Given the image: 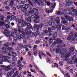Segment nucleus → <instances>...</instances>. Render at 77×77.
<instances>
[{
	"mask_svg": "<svg viewBox=\"0 0 77 77\" xmlns=\"http://www.w3.org/2000/svg\"><path fill=\"white\" fill-rule=\"evenodd\" d=\"M56 14L57 15H62V14H63V12L57 11L56 12Z\"/></svg>",
	"mask_w": 77,
	"mask_h": 77,
	"instance_id": "nucleus-29",
	"label": "nucleus"
},
{
	"mask_svg": "<svg viewBox=\"0 0 77 77\" xmlns=\"http://www.w3.org/2000/svg\"><path fill=\"white\" fill-rule=\"evenodd\" d=\"M35 32L37 35H39L40 34V32H39V31H36Z\"/></svg>",
	"mask_w": 77,
	"mask_h": 77,
	"instance_id": "nucleus-53",
	"label": "nucleus"
},
{
	"mask_svg": "<svg viewBox=\"0 0 77 77\" xmlns=\"http://www.w3.org/2000/svg\"><path fill=\"white\" fill-rule=\"evenodd\" d=\"M18 22L19 24H20L21 23H22L21 26L22 27H24V26L27 25V22L22 19H20V20H18Z\"/></svg>",
	"mask_w": 77,
	"mask_h": 77,
	"instance_id": "nucleus-3",
	"label": "nucleus"
},
{
	"mask_svg": "<svg viewBox=\"0 0 77 77\" xmlns=\"http://www.w3.org/2000/svg\"><path fill=\"white\" fill-rule=\"evenodd\" d=\"M4 20V16L2 14L0 15V21H3Z\"/></svg>",
	"mask_w": 77,
	"mask_h": 77,
	"instance_id": "nucleus-23",
	"label": "nucleus"
},
{
	"mask_svg": "<svg viewBox=\"0 0 77 77\" xmlns=\"http://www.w3.org/2000/svg\"><path fill=\"white\" fill-rule=\"evenodd\" d=\"M5 33H7L8 35V34L9 33V31L8 30H5Z\"/></svg>",
	"mask_w": 77,
	"mask_h": 77,
	"instance_id": "nucleus-58",
	"label": "nucleus"
},
{
	"mask_svg": "<svg viewBox=\"0 0 77 77\" xmlns=\"http://www.w3.org/2000/svg\"><path fill=\"white\" fill-rule=\"evenodd\" d=\"M7 53V51H2V53L4 54H6Z\"/></svg>",
	"mask_w": 77,
	"mask_h": 77,
	"instance_id": "nucleus-60",
	"label": "nucleus"
},
{
	"mask_svg": "<svg viewBox=\"0 0 77 77\" xmlns=\"http://www.w3.org/2000/svg\"><path fill=\"white\" fill-rule=\"evenodd\" d=\"M12 60H13V61H17V58L16 57H13L12 58Z\"/></svg>",
	"mask_w": 77,
	"mask_h": 77,
	"instance_id": "nucleus-45",
	"label": "nucleus"
},
{
	"mask_svg": "<svg viewBox=\"0 0 77 77\" xmlns=\"http://www.w3.org/2000/svg\"><path fill=\"white\" fill-rule=\"evenodd\" d=\"M2 67H4L5 69V71H9L11 69V65H9L8 66H3Z\"/></svg>",
	"mask_w": 77,
	"mask_h": 77,
	"instance_id": "nucleus-9",
	"label": "nucleus"
},
{
	"mask_svg": "<svg viewBox=\"0 0 77 77\" xmlns=\"http://www.w3.org/2000/svg\"><path fill=\"white\" fill-rule=\"evenodd\" d=\"M51 20L52 21H55V18L54 17V16H52L51 17Z\"/></svg>",
	"mask_w": 77,
	"mask_h": 77,
	"instance_id": "nucleus-40",
	"label": "nucleus"
},
{
	"mask_svg": "<svg viewBox=\"0 0 77 77\" xmlns=\"http://www.w3.org/2000/svg\"><path fill=\"white\" fill-rule=\"evenodd\" d=\"M71 9L73 12H77V10L75 8L74 6H72L71 7Z\"/></svg>",
	"mask_w": 77,
	"mask_h": 77,
	"instance_id": "nucleus-18",
	"label": "nucleus"
},
{
	"mask_svg": "<svg viewBox=\"0 0 77 77\" xmlns=\"http://www.w3.org/2000/svg\"><path fill=\"white\" fill-rule=\"evenodd\" d=\"M8 47V46L4 44V46L2 48V50H6V48H7Z\"/></svg>",
	"mask_w": 77,
	"mask_h": 77,
	"instance_id": "nucleus-26",
	"label": "nucleus"
},
{
	"mask_svg": "<svg viewBox=\"0 0 77 77\" xmlns=\"http://www.w3.org/2000/svg\"><path fill=\"white\" fill-rule=\"evenodd\" d=\"M62 54L61 56V57L62 58H65L66 57H65V54L63 53L62 54Z\"/></svg>",
	"mask_w": 77,
	"mask_h": 77,
	"instance_id": "nucleus-42",
	"label": "nucleus"
},
{
	"mask_svg": "<svg viewBox=\"0 0 77 77\" xmlns=\"http://www.w3.org/2000/svg\"><path fill=\"white\" fill-rule=\"evenodd\" d=\"M31 18H35V14H33L31 15Z\"/></svg>",
	"mask_w": 77,
	"mask_h": 77,
	"instance_id": "nucleus-49",
	"label": "nucleus"
},
{
	"mask_svg": "<svg viewBox=\"0 0 77 77\" xmlns=\"http://www.w3.org/2000/svg\"><path fill=\"white\" fill-rule=\"evenodd\" d=\"M10 44V43L9 42H7L6 43L5 45H7V46H8V45H9Z\"/></svg>",
	"mask_w": 77,
	"mask_h": 77,
	"instance_id": "nucleus-63",
	"label": "nucleus"
},
{
	"mask_svg": "<svg viewBox=\"0 0 77 77\" xmlns=\"http://www.w3.org/2000/svg\"><path fill=\"white\" fill-rule=\"evenodd\" d=\"M29 46L28 45H24L23 46V48H27Z\"/></svg>",
	"mask_w": 77,
	"mask_h": 77,
	"instance_id": "nucleus-50",
	"label": "nucleus"
},
{
	"mask_svg": "<svg viewBox=\"0 0 77 77\" xmlns=\"http://www.w3.org/2000/svg\"><path fill=\"white\" fill-rule=\"evenodd\" d=\"M62 11H63L64 12L66 13L67 12V10L65 9H63L62 10Z\"/></svg>",
	"mask_w": 77,
	"mask_h": 77,
	"instance_id": "nucleus-52",
	"label": "nucleus"
},
{
	"mask_svg": "<svg viewBox=\"0 0 77 77\" xmlns=\"http://www.w3.org/2000/svg\"><path fill=\"white\" fill-rule=\"evenodd\" d=\"M39 16L38 14H35V19H39Z\"/></svg>",
	"mask_w": 77,
	"mask_h": 77,
	"instance_id": "nucleus-34",
	"label": "nucleus"
},
{
	"mask_svg": "<svg viewBox=\"0 0 77 77\" xmlns=\"http://www.w3.org/2000/svg\"><path fill=\"white\" fill-rule=\"evenodd\" d=\"M0 59H4L1 60H4V62H8V59L9 57L8 56H4L2 54H0Z\"/></svg>",
	"mask_w": 77,
	"mask_h": 77,
	"instance_id": "nucleus-5",
	"label": "nucleus"
},
{
	"mask_svg": "<svg viewBox=\"0 0 77 77\" xmlns=\"http://www.w3.org/2000/svg\"><path fill=\"white\" fill-rule=\"evenodd\" d=\"M77 37V32H76L74 33H73V35L72 32L69 34V36L68 38H67V39L68 40H69V41H70V40H71V41H74V40H75V39H73V37H74V38H76Z\"/></svg>",
	"mask_w": 77,
	"mask_h": 77,
	"instance_id": "nucleus-1",
	"label": "nucleus"
},
{
	"mask_svg": "<svg viewBox=\"0 0 77 77\" xmlns=\"http://www.w3.org/2000/svg\"><path fill=\"white\" fill-rule=\"evenodd\" d=\"M32 14V12L31 11V10L29 11H26V12L25 13V15L26 17H29L30 14Z\"/></svg>",
	"mask_w": 77,
	"mask_h": 77,
	"instance_id": "nucleus-14",
	"label": "nucleus"
},
{
	"mask_svg": "<svg viewBox=\"0 0 77 77\" xmlns=\"http://www.w3.org/2000/svg\"><path fill=\"white\" fill-rule=\"evenodd\" d=\"M13 37L14 40L16 41H21L23 39V35L20 36H18L17 38L15 37V36H13Z\"/></svg>",
	"mask_w": 77,
	"mask_h": 77,
	"instance_id": "nucleus-4",
	"label": "nucleus"
},
{
	"mask_svg": "<svg viewBox=\"0 0 77 77\" xmlns=\"http://www.w3.org/2000/svg\"><path fill=\"white\" fill-rule=\"evenodd\" d=\"M8 2H10L9 6L10 7H13L14 5V0H6Z\"/></svg>",
	"mask_w": 77,
	"mask_h": 77,
	"instance_id": "nucleus-7",
	"label": "nucleus"
},
{
	"mask_svg": "<svg viewBox=\"0 0 77 77\" xmlns=\"http://www.w3.org/2000/svg\"><path fill=\"white\" fill-rule=\"evenodd\" d=\"M5 8L7 10H9V9H10V7H9L6 6Z\"/></svg>",
	"mask_w": 77,
	"mask_h": 77,
	"instance_id": "nucleus-61",
	"label": "nucleus"
},
{
	"mask_svg": "<svg viewBox=\"0 0 77 77\" xmlns=\"http://www.w3.org/2000/svg\"><path fill=\"white\" fill-rule=\"evenodd\" d=\"M18 73H19L18 71H16V72L14 74L13 76V77H15L16 76L18 75Z\"/></svg>",
	"mask_w": 77,
	"mask_h": 77,
	"instance_id": "nucleus-24",
	"label": "nucleus"
},
{
	"mask_svg": "<svg viewBox=\"0 0 77 77\" xmlns=\"http://www.w3.org/2000/svg\"><path fill=\"white\" fill-rule=\"evenodd\" d=\"M60 20V19H59V17H57L55 19V21H57Z\"/></svg>",
	"mask_w": 77,
	"mask_h": 77,
	"instance_id": "nucleus-59",
	"label": "nucleus"
},
{
	"mask_svg": "<svg viewBox=\"0 0 77 77\" xmlns=\"http://www.w3.org/2000/svg\"><path fill=\"white\" fill-rule=\"evenodd\" d=\"M14 73V71L12 70L7 73V76L8 77H12L11 74H13Z\"/></svg>",
	"mask_w": 77,
	"mask_h": 77,
	"instance_id": "nucleus-13",
	"label": "nucleus"
},
{
	"mask_svg": "<svg viewBox=\"0 0 77 77\" xmlns=\"http://www.w3.org/2000/svg\"><path fill=\"white\" fill-rule=\"evenodd\" d=\"M25 21L28 23H31V18L30 17H28L27 18L25 19Z\"/></svg>",
	"mask_w": 77,
	"mask_h": 77,
	"instance_id": "nucleus-17",
	"label": "nucleus"
},
{
	"mask_svg": "<svg viewBox=\"0 0 77 77\" xmlns=\"http://www.w3.org/2000/svg\"><path fill=\"white\" fill-rule=\"evenodd\" d=\"M62 23H68V21L66 20H63L61 21Z\"/></svg>",
	"mask_w": 77,
	"mask_h": 77,
	"instance_id": "nucleus-46",
	"label": "nucleus"
},
{
	"mask_svg": "<svg viewBox=\"0 0 77 77\" xmlns=\"http://www.w3.org/2000/svg\"><path fill=\"white\" fill-rule=\"evenodd\" d=\"M70 52L69 53H72V52H73V51H74V49L72 47H70Z\"/></svg>",
	"mask_w": 77,
	"mask_h": 77,
	"instance_id": "nucleus-35",
	"label": "nucleus"
},
{
	"mask_svg": "<svg viewBox=\"0 0 77 77\" xmlns=\"http://www.w3.org/2000/svg\"><path fill=\"white\" fill-rule=\"evenodd\" d=\"M62 47V45H58V47L57 46V49L56 50V51L57 53H58L59 51H60V48H61V47Z\"/></svg>",
	"mask_w": 77,
	"mask_h": 77,
	"instance_id": "nucleus-11",
	"label": "nucleus"
},
{
	"mask_svg": "<svg viewBox=\"0 0 77 77\" xmlns=\"http://www.w3.org/2000/svg\"><path fill=\"white\" fill-rule=\"evenodd\" d=\"M57 36V32H54L53 34L52 38L54 40H56V37Z\"/></svg>",
	"mask_w": 77,
	"mask_h": 77,
	"instance_id": "nucleus-10",
	"label": "nucleus"
},
{
	"mask_svg": "<svg viewBox=\"0 0 77 77\" xmlns=\"http://www.w3.org/2000/svg\"><path fill=\"white\" fill-rule=\"evenodd\" d=\"M5 23L3 22L0 21V26H3L5 25Z\"/></svg>",
	"mask_w": 77,
	"mask_h": 77,
	"instance_id": "nucleus-36",
	"label": "nucleus"
},
{
	"mask_svg": "<svg viewBox=\"0 0 77 77\" xmlns=\"http://www.w3.org/2000/svg\"><path fill=\"white\" fill-rule=\"evenodd\" d=\"M21 61H20V60H19L17 62V63L18 64L17 65V67H19V66H20L19 65H20V63H21Z\"/></svg>",
	"mask_w": 77,
	"mask_h": 77,
	"instance_id": "nucleus-43",
	"label": "nucleus"
},
{
	"mask_svg": "<svg viewBox=\"0 0 77 77\" xmlns=\"http://www.w3.org/2000/svg\"><path fill=\"white\" fill-rule=\"evenodd\" d=\"M49 44H51L53 42V38H50L49 40Z\"/></svg>",
	"mask_w": 77,
	"mask_h": 77,
	"instance_id": "nucleus-27",
	"label": "nucleus"
},
{
	"mask_svg": "<svg viewBox=\"0 0 77 77\" xmlns=\"http://www.w3.org/2000/svg\"><path fill=\"white\" fill-rule=\"evenodd\" d=\"M27 26L28 27L27 28H26L28 30H29V29H30L32 28V25H30V24L28 23L27 24Z\"/></svg>",
	"mask_w": 77,
	"mask_h": 77,
	"instance_id": "nucleus-15",
	"label": "nucleus"
},
{
	"mask_svg": "<svg viewBox=\"0 0 77 77\" xmlns=\"http://www.w3.org/2000/svg\"><path fill=\"white\" fill-rule=\"evenodd\" d=\"M21 11L22 12H24L26 11V8L25 7H23L21 8Z\"/></svg>",
	"mask_w": 77,
	"mask_h": 77,
	"instance_id": "nucleus-25",
	"label": "nucleus"
},
{
	"mask_svg": "<svg viewBox=\"0 0 77 77\" xmlns=\"http://www.w3.org/2000/svg\"><path fill=\"white\" fill-rule=\"evenodd\" d=\"M34 22H35V23H39V20H38V19H35L34 20Z\"/></svg>",
	"mask_w": 77,
	"mask_h": 77,
	"instance_id": "nucleus-30",
	"label": "nucleus"
},
{
	"mask_svg": "<svg viewBox=\"0 0 77 77\" xmlns=\"http://www.w3.org/2000/svg\"><path fill=\"white\" fill-rule=\"evenodd\" d=\"M38 53L37 52H34V54L35 56H36L37 55H38Z\"/></svg>",
	"mask_w": 77,
	"mask_h": 77,
	"instance_id": "nucleus-62",
	"label": "nucleus"
},
{
	"mask_svg": "<svg viewBox=\"0 0 77 77\" xmlns=\"http://www.w3.org/2000/svg\"><path fill=\"white\" fill-rule=\"evenodd\" d=\"M67 29V25L66 24L64 25L62 27V30H66Z\"/></svg>",
	"mask_w": 77,
	"mask_h": 77,
	"instance_id": "nucleus-22",
	"label": "nucleus"
},
{
	"mask_svg": "<svg viewBox=\"0 0 77 77\" xmlns=\"http://www.w3.org/2000/svg\"><path fill=\"white\" fill-rule=\"evenodd\" d=\"M51 26H52V27H56V23L53 21L52 23V24H51Z\"/></svg>",
	"mask_w": 77,
	"mask_h": 77,
	"instance_id": "nucleus-31",
	"label": "nucleus"
},
{
	"mask_svg": "<svg viewBox=\"0 0 77 77\" xmlns=\"http://www.w3.org/2000/svg\"><path fill=\"white\" fill-rule=\"evenodd\" d=\"M53 10H52V11H51L50 10H46V12H47V13H50V14L52 12H53Z\"/></svg>",
	"mask_w": 77,
	"mask_h": 77,
	"instance_id": "nucleus-39",
	"label": "nucleus"
},
{
	"mask_svg": "<svg viewBox=\"0 0 77 77\" xmlns=\"http://www.w3.org/2000/svg\"><path fill=\"white\" fill-rule=\"evenodd\" d=\"M56 5L55 3H54L52 5H51V7L52 8H55L56 7Z\"/></svg>",
	"mask_w": 77,
	"mask_h": 77,
	"instance_id": "nucleus-47",
	"label": "nucleus"
},
{
	"mask_svg": "<svg viewBox=\"0 0 77 77\" xmlns=\"http://www.w3.org/2000/svg\"><path fill=\"white\" fill-rule=\"evenodd\" d=\"M32 1L33 3H35V4H37L38 5H40V3H39V2H38V0H32Z\"/></svg>",
	"mask_w": 77,
	"mask_h": 77,
	"instance_id": "nucleus-20",
	"label": "nucleus"
},
{
	"mask_svg": "<svg viewBox=\"0 0 77 77\" xmlns=\"http://www.w3.org/2000/svg\"><path fill=\"white\" fill-rule=\"evenodd\" d=\"M16 44V43L15 42H11L9 44V45H12V46H14V45H15Z\"/></svg>",
	"mask_w": 77,
	"mask_h": 77,
	"instance_id": "nucleus-28",
	"label": "nucleus"
},
{
	"mask_svg": "<svg viewBox=\"0 0 77 77\" xmlns=\"http://www.w3.org/2000/svg\"><path fill=\"white\" fill-rule=\"evenodd\" d=\"M60 43H63V42L62 40L58 38L57 40L56 43L57 44H59Z\"/></svg>",
	"mask_w": 77,
	"mask_h": 77,
	"instance_id": "nucleus-16",
	"label": "nucleus"
},
{
	"mask_svg": "<svg viewBox=\"0 0 77 77\" xmlns=\"http://www.w3.org/2000/svg\"><path fill=\"white\" fill-rule=\"evenodd\" d=\"M72 60H76V59H76V56L75 55L73 56L72 58Z\"/></svg>",
	"mask_w": 77,
	"mask_h": 77,
	"instance_id": "nucleus-48",
	"label": "nucleus"
},
{
	"mask_svg": "<svg viewBox=\"0 0 77 77\" xmlns=\"http://www.w3.org/2000/svg\"><path fill=\"white\" fill-rule=\"evenodd\" d=\"M66 76L67 77H70V75H69V74L67 73L66 74Z\"/></svg>",
	"mask_w": 77,
	"mask_h": 77,
	"instance_id": "nucleus-64",
	"label": "nucleus"
},
{
	"mask_svg": "<svg viewBox=\"0 0 77 77\" xmlns=\"http://www.w3.org/2000/svg\"><path fill=\"white\" fill-rule=\"evenodd\" d=\"M8 51H13L14 49L12 48H8Z\"/></svg>",
	"mask_w": 77,
	"mask_h": 77,
	"instance_id": "nucleus-41",
	"label": "nucleus"
},
{
	"mask_svg": "<svg viewBox=\"0 0 77 77\" xmlns=\"http://www.w3.org/2000/svg\"><path fill=\"white\" fill-rule=\"evenodd\" d=\"M39 3L40 4V5H38L39 6H41V5L42 6H44V2L42 0H41L40 2Z\"/></svg>",
	"mask_w": 77,
	"mask_h": 77,
	"instance_id": "nucleus-32",
	"label": "nucleus"
},
{
	"mask_svg": "<svg viewBox=\"0 0 77 77\" xmlns=\"http://www.w3.org/2000/svg\"><path fill=\"white\" fill-rule=\"evenodd\" d=\"M66 6H69L70 5V4L68 2H66Z\"/></svg>",
	"mask_w": 77,
	"mask_h": 77,
	"instance_id": "nucleus-56",
	"label": "nucleus"
},
{
	"mask_svg": "<svg viewBox=\"0 0 77 77\" xmlns=\"http://www.w3.org/2000/svg\"><path fill=\"white\" fill-rule=\"evenodd\" d=\"M44 27V24L42 23H40L39 26L37 24L34 25V27L36 29L38 30H40L41 31L42 30V27Z\"/></svg>",
	"mask_w": 77,
	"mask_h": 77,
	"instance_id": "nucleus-2",
	"label": "nucleus"
},
{
	"mask_svg": "<svg viewBox=\"0 0 77 77\" xmlns=\"http://www.w3.org/2000/svg\"><path fill=\"white\" fill-rule=\"evenodd\" d=\"M66 51H67V50L66 48H63L60 51V54H65V53H66Z\"/></svg>",
	"mask_w": 77,
	"mask_h": 77,
	"instance_id": "nucleus-12",
	"label": "nucleus"
},
{
	"mask_svg": "<svg viewBox=\"0 0 77 77\" xmlns=\"http://www.w3.org/2000/svg\"><path fill=\"white\" fill-rule=\"evenodd\" d=\"M65 54V57H69L70 56H71V52H69L68 54Z\"/></svg>",
	"mask_w": 77,
	"mask_h": 77,
	"instance_id": "nucleus-21",
	"label": "nucleus"
},
{
	"mask_svg": "<svg viewBox=\"0 0 77 77\" xmlns=\"http://www.w3.org/2000/svg\"><path fill=\"white\" fill-rule=\"evenodd\" d=\"M31 11L32 14V13H33L34 12H36V13H37V12H38V10H37V9L36 8H34L32 10H31Z\"/></svg>",
	"mask_w": 77,
	"mask_h": 77,
	"instance_id": "nucleus-19",
	"label": "nucleus"
},
{
	"mask_svg": "<svg viewBox=\"0 0 77 77\" xmlns=\"http://www.w3.org/2000/svg\"><path fill=\"white\" fill-rule=\"evenodd\" d=\"M66 2H68L70 4H71L72 3V0H66Z\"/></svg>",
	"mask_w": 77,
	"mask_h": 77,
	"instance_id": "nucleus-38",
	"label": "nucleus"
},
{
	"mask_svg": "<svg viewBox=\"0 0 77 77\" xmlns=\"http://www.w3.org/2000/svg\"><path fill=\"white\" fill-rule=\"evenodd\" d=\"M53 21H52V20H50L49 22H48V23H49V25L51 26V24L52 23V22H53Z\"/></svg>",
	"mask_w": 77,
	"mask_h": 77,
	"instance_id": "nucleus-51",
	"label": "nucleus"
},
{
	"mask_svg": "<svg viewBox=\"0 0 77 77\" xmlns=\"http://www.w3.org/2000/svg\"><path fill=\"white\" fill-rule=\"evenodd\" d=\"M56 27L57 28V29H59V30H60V29L61 28V27H60V26L59 25H57L56 26Z\"/></svg>",
	"mask_w": 77,
	"mask_h": 77,
	"instance_id": "nucleus-33",
	"label": "nucleus"
},
{
	"mask_svg": "<svg viewBox=\"0 0 77 77\" xmlns=\"http://www.w3.org/2000/svg\"><path fill=\"white\" fill-rule=\"evenodd\" d=\"M53 33L52 32H50L49 33V36H51V35H53Z\"/></svg>",
	"mask_w": 77,
	"mask_h": 77,
	"instance_id": "nucleus-55",
	"label": "nucleus"
},
{
	"mask_svg": "<svg viewBox=\"0 0 77 77\" xmlns=\"http://www.w3.org/2000/svg\"><path fill=\"white\" fill-rule=\"evenodd\" d=\"M29 6H30V5H29V4L25 5V7L26 9H27V8H28Z\"/></svg>",
	"mask_w": 77,
	"mask_h": 77,
	"instance_id": "nucleus-44",
	"label": "nucleus"
},
{
	"mask_svg": "<svg viewBox=\"0 0 77 77\" xmlns=\"http://www.w3.org/2000/svg\"><path fill=\"white\" fill-rule=\"evenodd\" d=\"M29 35L31 36V37H33V32H31L29 33Z\"/></svg>",
	"mask_w": 77,
	"mask_h": 77,
	"instance_id": "nucleus-54",
	"label": "nucleus"
},
{
	"mask_svg": "<svg viewBox=\"0 0 77 77\" xmlns=\"http://www.w3.org/2000/svg\"><path fill=\"white\" fill-rule=\"evenodd\" d=\"M8 55L10 56L15 57L17 56V54L13 51H10L8 53Z\"/></svg>",
	"mask_w": 77,
	"mask_h": 77,
	"instance_id": "nucleus-8",
	"label": "nucleus"
},
{
	"mask_svg": "<svg viewBox=\"0 0 77 77\" xmlns=\"http://www.w3.org/2000/svg\"><path fill=\"white\" fill-rule=\"evenodd\" d=\"M66 20H68L69 21H73L74 19L72 17H69L67 15L64 16Z\"/></svg>",
	"mask_w": 77,
	"mask_h": 77,
	"instance_id": "nucleus-6",
	"label": "nucleus"
},
{
	"mask_svg": "<svg viewBox=\"0 0 77 77\" xmlns=\"http://www.w3.org/2000/svg\"><path fill=\"white\" fill-rule=\"evenodd\" d=\"M4 26H5L6 28H8V29L10 28V26L7 24L5 23V24H4Z\"/></svg>",
	"mask_w": 77,
	"mask_h": 77,
	"instance_id": "nucleus-37",
	"label": "nucleus"
},
{
	"mask_svg": "<svg viewBox=\"0 0 77 77\" xmlns=\"http://www.w3.org/2000/svg\"><path fill=\"white\" fill-rule=\"evenodd\" d=\"M56 23L57 24H60V20H56L55 21Z\"/></svg>",
	"mask_w": 77,
	"mask_h": 77,
	"instance_id": "nucleus-57",
	"label": "nucleus"
}]
</instances>
